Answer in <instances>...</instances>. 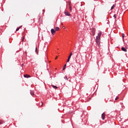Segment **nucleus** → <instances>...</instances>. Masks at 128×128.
Wrapping results in <instances>:
<instances>
[{
	"label": "nucleus",
	"mask_w": 128,
	"mask_h": 128,
	"mask_svg": "<svg viewBox=\"0 0 128 128\" xmlns=\"http://www.w3.org/2000/svg\"><path fill=\"white\" fill-rule=\"evenodd\" d=\"M66 64H64V67H63V68H62V70H66Z\"/></svg>",
	"instance_id": "obj_15"
},
{
	"label": "nucleus",
	"mask_w": 128,
	"mask_h": 128,
	"mask_svg": "<svg viewBox=\"0 0 128 128\" xmlns=\"http://www.w3.org/2000/svg\"><path fill=\"white\" fill-rule=\"evenodd\" d=\"M113 17L114 18H116V14H114Z\"/></svg>",
	"instance_id": "obj_20"
},
{
	"label": "nucleus",
	"mask_w": 128,
	"mask_h": 128,
	"mask_svg": "<svg viewBox=\"0 0 128 128\" xmlns=\"http://www.w3.org/2000/svg\"><path fill=\"white\" fill-rule=\"evenodd\" d=\"M69 82H70V80H69Z\"/></svg>",
	"instance_id": "obj_30"
},
{
	"label": "nucleus",
	"mask_w": 128,
	"mask_h": 128,
	"mask_svg": "<svg viewBox=\"0 0 128 128\" xmlns=\"http://www.w3.org/2000/svg\"><path fill=\"white\" fill-rule=\"evenodd\" d=\"M124 44H126V46H128V40L127 41H124Z\"/></svg>",
	"instance_id": "obj_8"
},
{
	"label": "nucleus",
	"mask_w": 128,
	"mask_h": 128,
	"mask_svg": "<svg viewBox=\"0 0 128 128\" xmlns=\"http://www.w3.org/2000/svg\"><path fill=\"white\" fill-rule=\"evenodd\" d=\"M64 14H66V16H72V14H70V12H68V10L64 11Z\"/></svg>",
	"instance_id": "obj_2"
},
{
	"label": "nucleus",
	"mask_w": 128,
	"mask_h": 128,
	"mask_svg": "<svg viewBox=\"0 0 128 128\" xmlns=\"http://www.w3.org/2000/svg\"><path fill=\"white\" fill-rule=\"evenodd\" d=\"M62 28H64H64H66V26H62Z\"/></svg>",
	"instance_id": "obj_25"
},
{
	"label": "nucleus",
	"mask_w": 128,
	"mask_h": 128,
	"mask_svg": "<svg viewBox=\"0 0 128 128\" xmlns=\"http://www.w3.org/2000/svg\"><path fill=\"white\" fill-rule=\"evenodd\" d=\"M102 120H104V118H106V114L104 112L102 114Z\"/></svg>",
	"instance_id": "obj_3"
},
{
	"label": "nucleus",
	"mask_w": 128,
	"mask_h": 128,
	"mask_svg": "<svg viewBox=\"0 0 128 128\" xmlns=\"http://www.w3.org/2000/svg\"><path fill=\"white\" fill-rule=\"evenodd\" d=\"M55 30H56V31H58V30H60V28H58V27H56V28H55Z\"/></svg>",
	"instance_id": "obj_11"
},
{
	"label": "nucleus",
	"mask_w": 128,
	"mask_h": 128,
	"mask_svg": "<svg viewBox=\"0 0 128 128\" xmlns=\"http://www.w3.org/2000/svg\"><path fill=\"white\" fill-rule=\"evenodd\" d=\"M70 10H72V6H70Z\"/></svg>",
	"instance_id": "obj_24"
},
{
	"label": "nucleus",
	"mask_w": 128,
	"mask_h": 128,
	"mask_svg": "<svg viewBox=\"0 0 128 128\" xmlns=\"http://www.w3.org/2000/svg\"><path fill=\"white\" fill-rule=\"evenodd\" d=\"M22 26H20V27H18V28H17L16 29V32H18V30H20V28H22Z\"/></svg>",
	"instance_id": "obj_12"
},
{
	"label": "nucleus",
	"mask_w": 128,
	"mask_h": 128,
	"mask_svg": "<svg viewBox=\"0 0 128 128\" xmlns=\"http://www.w3.org/2000/svg\"><path fill=\"white\" fill-rule=\"evenodd\" d=\"M118 100V96H117L116 98H115V100Z\"/></svg>",
	"instance_id": "obj_21"
},
{
	"label": "nucleus",
	"mask_w": 128,
	"mask_h": 128,
	"mask_svg": "<svg viewBox=\"0 0 128 128\" xmlns=\"http://www.w3.org/2000/svg\"><path fill=\"white\" fill-rule=\"evenodd\" d=\"M100 36H102V32H100L98 34V36L96 37V44H98V46L96 48L97 50H98L100 48Z\"/></svg>",
	"instance_id": "obj_1"
},
{
	"label": "nucleus",
	"mask_w": 128,
	"mask_h": 128,
	"mask_svg": "<svg viewBox=\"0 0 128 128\" xmlns=\"http://www.w3.org/2000/svg\"><path fill=\"white\" fill-rule=\"evenodd\" d=\"M36 52L37 54H38V48H36Z\"/></svg>",
	"instance_id": "obj_19"
},
{
	"label": "nucleus",
	"mask_w": 128,
	"mask_h": 128,
	"mask_svg": "<svg viewBox=\"0 0 128 128\" xmlns=\"http://www.w3.org/2000/svg\"><path fill=\"white\" fill-rule=\"evenodd\" d=\"M114 4L112 7H111V10H114Z\"/></svg>",
	"instance_id": "obj_18"
},
{
	"label": "nucleus",
	"mask_w": 128,
	"mask_h": 128,
	"mask_svg": "<svg viewBox=\"0 0 128 128\" xmlns=\"http://www.w3.org/2000/svg\"><path fill=\"white\" fill-rule=\"evenodd\" d=\"M64 80H68V76H65L64 77Z\"/></svg>",
	"instance_id": "obj_17"
},
{
	"label": "nucleus",
	"mask_w": 128,
	"mask_h": 128,
	"mask_svg": "<svg viewBox=\"0 0 128 128\" xmlns=\"http://www.w3.org/2000/svg\"><path fill=\"white\" fill-rule=\"evenodd\" d=\"M122 50V52H128V50H126V48H124V47H122L121 48Z\"/></svg>",
	"instance_id": "obj_4"
},
{
	"label": "nucleus",
	"mask_w": 128,
	"mask_h": 128,
	"mask_svg": "<svg viewBox=\"0 0 128 128\" xmlns=\"http://www.w3.org/2000/svg\"><path fill=\"white\" fill-rule=\"evenodd\" d=\"M70 58L68 57V60H67V62H70Z\"/></svg>",
	"instance_id": "obj_22"
},
{
	"label": "nucleus",
	"mask_w": 128,
	"mask_h": 128,
	"mask_svg": "<svg viewBox=\"0 0 128 128\" xmlns=\"http://www.w3.org/2000/svg\"><path fill=\"white\" fill-rule=\"evenodd\" d=\"M41 104H42L41 106H42V104H44V103H42V102H41Z\"/></svg>",
	"instance_id": "obj_26"
},
{
	"label": "nucleus",
	"mask_w": 128,
	"mask_h": 128,
	"mask_svg": "<svg viewBox=\"0 0 128 128\" xmlns=\"http://www.w3.org/2000/svg\"><path fill=\"white\" fill-rule=\"evenodd\" d=\"M92 32V36H94L96 34V28H93Z\"/></svg>",
	"instance_id": "obj_6"
},
{
	"label": "nucleus",
	"mask_w": 128,
	"mask_h": 128,
	"mask_svg": "<svg viewBox=\"0 0 128 128\" xmlns=\"http://www.w3.org/2000/svg\"><path fill=\"white\" fill-rule=\"evenodd\" d=\"M42 12H44V10H43Z\"/></svg>",
	"instance_id": "obj_29"
},
{
	"label": "nucleus",
	"mask_w": 128,
	"mask_h": 128,
	"mask_svg": "<svg viewBox=\"0 0 128 128\" xmlns=\"http://www.w3.org/2000/svg\"><path fill=\"white\" fill-rule=\"evenodd\" d=\"M25 53H26V54H27L26 52Z\"/></svg>",
	"instance_id": "obj_28"
},
{
	"label": "nucleus",
	"mask_w": 128,
	"mask_h": 128,
	"mask_svg": "<svg viewBox=\"0 0 128 128\" xmlns=\"http://www.w3.org/2000/svg\"><path fill=\"white\" fill-rule=\"evenodd\" d=\"M24 78H30V75H28V74H24Z\"/></svg>",
	"instance_id": "obj_7"
},
{
	"label": "nucleus",
	"mask_w": 128,
	"mask_h": 128,
	"mask_svg": "<svg viewBox=\"0 0 128 128\" xmlns=\"http://www.w3.org/2000/svg\"><path fill=\"white\" fill-rule=\"evenodd\" d=\"M122 38L123 42H124V34H122Z\"/></svg>",
	"instance_id": "obj_9"
},
{
	"label": "nucleus",
	"mask_w": 128,
	"mask_h": 128,
	"mask_svg": "<svg viewBox=\"0 0 128 128\" xmlns=\"http://www.w3.org/2000/svg\"><path fill=\"white\" fill-rule=\"evenodd\" d=\"M30 94L31 96H34V91H31L30 92Z\"/></svg>",
	"instance_id": "obj_10"
},
{
	"label": "nucleus",
	"mask_w": 128,
	"mask_h": 128,
	"mask_svg": "<svg viewBox=\"0 0 128 128\" xmlns=\"http://www.w3.org/2000/svg\"><path fill=\"white\" fill-rule=\"evenodd\" d=\"M62 26H64V24L63 23H62Z\"/></svg>",
	"instance_id": "obj_27"
},
{
	"label": "nucleus",
	"mask_w": 128,
	"mask_h": 128,
	"mask_svg": "<svg viewBox=\"0 0 128 128\" xmlns=\"http://www.w3.org/2000/svg\"><path fill=\"white\" fill-rule=\"evenodd\" d=\"M72 52H70V56L68 58H72Z\"/></svg>",
	"instance_id": "obj_16"
},
{
	"label": "nucleus",
	"mask_w": 128,
	"mask_h": 128,
	"mask_svg": "<svg viewBox=\"0 0 128 128\" xmlns=\"http://www.w3.org/2000/svg\"><path fill=\"white\" fill-rule=\"evenodd\" d=\"M24 36L23 37V38L22 39V42H24Z\"/></svg>",
	"instance_id": "obj_23"
},
{
	"label": "nucleus",
	"mask_w": 128,
	"mask_h": 128,
	"mask_svg": "<svg viewBox=\"0 0 128 128\" xmlns=\"http://www.w3.org/2000/svg\"><path fill=\"white\" fill-rule=\"evenodd\" d=\"M51 33L52 34H56V30H54V28L51 29Z\"/></svg>",
	"instance_id": "obj_5"
},
{
	"label": "nucleus",
	"mask_w": 128,
	"mask_h": 128,
	"mask_svg": "<svg viewBox=\"0 0 128 128\" xmlns=\"http://www.w3.org/2000/svg\"><path fill=\"white\" fill-rule=\"evenodd\" d=\"M4 124V121L2 120L0 121V124Z\"/></svg>",
	"instance_id": "obj_14"
},
{
	"label": "nucleus",
	"mask_w": 128,
	"mask_h": 128,
	"mask_svg": "<svg viewBox=\"0 0 128 128\" xmlns=\"http://www.w3.org/2000/svg\"><path fill=\"white\" fill-rule=\"evenodd\" d=\"M52 88H55V90H56V88H58V87L56 86H54V85H52Z\"/></svg>",
	"instance_id": "obj_13"
}]
</instances>
